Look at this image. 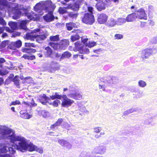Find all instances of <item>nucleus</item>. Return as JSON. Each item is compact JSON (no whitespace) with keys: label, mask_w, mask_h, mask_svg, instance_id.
I'll list each match as a JSON object with an SVG mask.
<instances>
[{"label":"nucleus","mask_w":157,"mask_h":157,"mask_svg":"<svg viewBox=\"0 0 157 157\" xmlns=\"http://www.w3.org/2000/svg\"><path fill=\"white\" fill-rule=\"evenodd\" d=\"M50 98L52 100L56 99H63L61 103V105L63 107H68L71 106L74 102V101L69 98H68L65 95H60L57 92H56L54 95L50 96Z\"/></svg>","instance_id":"nucleus-1"},{"label":"nucleus","mask_w":157,"mask_h":157,"mask_svg":"<svg viewBox=\"0 0 157 157\" xmlns=\"http://www.w3.org/2000/svg\"><path fill=\"white\" fill-rule=\"evenodd\" d=\"M40 6L42 7L43 9L46 11V12L54 10L56 7L51 0L43 1L37 3L34 7L35 10L37 11Z\"/></svg>","instance_id":"nucleus-2"},{"label":"nucleus","mask_w":157,"mask_h":157,"mask_svg":"<svg viewBox=\"0 0 157 157\" xmlns=\"http://www.w3.org/2000/svg\"><path fill=\"white\" fill-rule=\"evenodd\" d=\"M69 39H63L59 43L50 42L49 45L54 50H61L65 49L69 45Z\"/></svg>","instance_id":"nucleus-3"},{"label":"nucleus","mask_w":157,"mask_h":157,"mask_svg":"<svg viewBox=\"0 0 157 157\" xmlns=\"http://www.w3.org/2000/svg\"><path fill=\"white\" fill-rule=\"evenodd\" d=\"M81 21L83 23L85 24L91 25L95 21L94 17L92 13H86L84 14Z\"/></svg>","instance_id":"nucleus-4"},{"label":"nucleus","mask_w":157,"mask_h":157,"mask_svg":"<svg viewBox=\"0 0 157 157\" xmlns=\"http://www.w3.org/2000/svg\"><path fill=\"white\" fill-rule=\"evenodd\" d=\"M156 52L157 50L155 48H146L142 52L141 57L143 59L147 58L149 56Z\"/></svg>","instance_id":"nucleus-5"},{"label":"nucleus","mask_w":157,"mask_h":157,"mask_svg":"<svg viewBox=\"0 0 157 157\" xmlns=\"http://www.w3.org/2000/svg\"><path fill=\"white\" fill-rule=\"evenodd\" d=\"M25 14L27 17L30 20L38 21L40 20L39 15L32 11L25 12Z\"/></svg>","instance_id":"nucleus-6"},{"label":"nucleus","mask_w":157,"mask_h":157,"mask_svg":"<svg viewBox=\"0 0 157 157\" xmlns=\"http://www.w3.org/2000/svg\"><path fill=\"white\" fill-rule=\"evenodd\" d=\"M75 48L79 51L81 54H87L89 52V50L87 48H84L83 46L79 41H77L74 44Z\"/></svg>","instance_id":"nucleus-7"},{"label":"nucleus","mask_w":157,"mask_h":157,"mask_svg":"<svg viewBox=\"0 0 157 157\" xmlns=\"http://www.w3.org/2000/svg\"><path fill=\"white\" fill-rule=\"evenodd\" d=\"M53 11H48V13L43 16V18L44 21L47 22H50L55 19V18L53 13Z\"/></svg>","instance_id":"nucleus-8"},{"label":"nucleus","mask_w":157,"mask_h":157,"mask_svg":"<svg viewBox=\"0 0 157 157\" xmlns=\"http://www.w3.org/2000/svg\"><path fill=\"white\" fill-rule=\"evenodd\" d=\"M22 45L21 41L18 40L15 42H11L9 45L8 47L11 49L15 50L17 48H19Z\"/></svg>","instance_id":"nucleus-9"},{"label":"nucleus","mask_w":157,"mask_h":157,"mask_svg":"<svg viewBox=\"0 0 157 157\" xmlns=\"http://www.w3.org/2000/svg\"><path fill=\"white\" fill-rule=\"evenodd\" d=\"M136 12L139 13L137 15L138 18L140 19L147 20V16L144 9L143 8H140L136 11Z\"/></svg>","instance_id":"nucleus-10"},{"label":"nucleus","mask_w":157,"mask_h":157,"mask_svg":"<svg viewBox=\"0 0 157 157\" xmlns=\"http://www.w3.org/2000/svg\"><path fill=\"white\" fill-rule=\"evenodd\" d=\"M108 16L105 14L102 13L99 14L98 16L97 21L100 24L105 23L107 21Z\"/></svg>","instance_id":"nucleus-11"},{"label":"nucleus","mask_w":157,"mask_h":157,"mask_svg":"<svg viewBox=\"0 0 157 157\" xmlns=\"http://www.w3.org/2000/svg\"><path fill=\"white\" fill-rule=\"evenodd\" d=\"M106 7V4L102 1L97 2L95 5L96 8L99 11H101L102 10H105Z\"/></svg>","instance_id":"nucleus-12"},{"label":"nucleus","mask_w":157,"mask_h":157,"mask_svg":"<svg viewBox=\"0 0 157 157\" xmlns=\"http://www.w3.org/2000/svg\"><path fill=\"white\" fill-rule=\"evenodd\" d=\"M105 150L106 149L104 146L99 145L94 149V152L96 154L101 155L105 153Z\"/></svg>","instance_id":"nucleus-13"},{"label":"nucleus","mask_w":157,"mask_h":157,"mask_svg":"<svg viewBox=\"0 0 157 157\" xmlns=\"http://www.w3.org/2000/svg\"><path fill=\"white\" fill-rule=\"evenodd\" d=\"M48 36V34L47 32L41 34L36 35L35 39L36 41L40 43V41L46 39Z\"/></svg>","instance_id":"nucleus-14"},{"label":"nucleus","mask_w":157,"mask_h":157,"mask_svg":"<svg viewBox=\"0 0 157 157\" xmlns=\"http://www.w3.org/2000/svg\"><path fill=\"white\" fill-rule=\"evenodd\" d=\"M117 78L116 77L109 76L107 77L106 79L104 82L105 83L113 84H114Z\"/></svg>","instance_id":"nucleus-15"},{"label":"nucleus","mask_w":157,"mask_h":157,"mask_svg":"<svg viewBox=\"0 0 157 157\" xmlns=\"http://www.w3.org/2000/svg\"><path fill=\"white\" fill-rule=\"evenodd\" d=\"M137 17L135 13H132L127 15L125 18L127 22H132L136 19Z\"/></svg>","instance_id":"nucleus-16"},{"label":"nucleus","mask_w":157,"mask_h":157,"mask_svg":"<svg viewBox=\"0 0 157 157\" xmlns=\"http://www.w3.org/2000/svg\"><path fill=\"white\" fill-rule=\"evenodd\" d=\"M40 101L43 104H45L48 101L50 100V98L45 94H43V95L40 96L39 98Z\"/></svg>","instance_id":"nucleus-17"},{"label":"nucleus","mask_w":157,"mask_h":157,"mask_svg":"<svg viewBox=\"0 0 157 157\" xmlns=\"http://www.w3.org/2000/svg\"><path fill=\"white\" fill-rule=\"evenodd\" d=\"M66 27L68 31L72 30L73 28H77V26L76 24L73 22H69L66 24Z\"/></svg>","instance_id":"nucleus-18"},{"label":"nucleus","mask_w":157,"mask_h":157,"mask_svg":"<svg viewBox=\"0 0 157 157\" xmlns=\"http://www.w3.org/2000/svg\"><path fill=\"white\" fill-rule=\"evenodd\" d=\"M69 97L75 100H80L82 99V95L79 93H75L69 94Z\"/></svg>","instance_id":"nucleus-19"},{"label":"nucleus","mask_w":157,"mask_h":157,"mask_svg":"<svg viewBox=\"0 0 157 157\" xmlns=\"http://www.w3.org/2000/svg\"><path fill=\"white\" fill-rule=\"evenodd\" d=\"M8 137L11 142L14 143L16 141H21L22 140V138L19 136H16L15 135H9Z\"/></svg>","instance_id":"nucleus-20"},{"label":"nucleus","mask_w":157,"mask_h":157,"mask_svg":"<svg viewBox=\"0 0 157 157\" xmlns=\"http://www.w3.org/2000/svg\"><path fill=\"white\" fill-rule=\"evenodd\" d=\"M20 113L21 117L25 119H29L32 117V116L27 113L25 110H21Z\"/></svg>","instance_id":"nucleus-21"},{"label":"nucleus","mask_w":157,"mask_h":157,"mask_svg":"<svg viewBox=\"0 0 157 157\" xmlns=\"http://www.w3.org/2000/svg\"><path fill=\"white\" fill-rule=\"evenodd\" d=\"M57 64L58 63L56 62H52L51 64V66L49 67L48 69V72L52 73L54 71H55L56 70H59V67H53L52 66L54 64Z\"/></svg>","instance_id":"nucleus-22"},{"label":"nucleus","mask_w":157,"mask_h":157,"mask_svg":"<svg viewBox=\"0 0 157 157\" xmlns=\"http://www.w3.org/2000/svg\"><path fill=\"white\" fill-rule=\"evenodd\" d=\"M12 132V130L9 128H2L0 129V133L2 135H9Z\"/></svg>","instance_id":"nucleus-23"},{"label":"nucleus","mask_w":157,"mask_h":157,"mask_svg":"<svg viewBox=\"0 0 157 157\" xmlns=\"http://www.w3.org/2000/svg\"><path fill=\"white\" fill-rule=\"evenodd\" d=\"M71 56V54L68 51H66L62 53L59 59L60 61L65 58H69Z\"/></svg>","instance_id":"nucleus-24"},{"label":"nucleus","mask_w":157,"mask_h":157,"mask_svg":"<svg viewBox=\"0 0 157 157\" xmlns=\"http://www.w3.org/2000/svg\"><path fill=\"white\" fill-rule=\"evenodd\" d=\"M46 51L44 53L45 56L47 57H51L52 53V50L49 46H47L45 48Z\"/></svg>","instance_id":"nucleus-25"},{"label":"nucleus","mask_w":157,"mask_h":157,"mask_svg":"<svg viewBox=\"0 0 157 157\" xmlns=\"http://www.w3.org/2000/svg\"><path fill=\"white\" fill-rule=\"evenodd\" d=\"M21 51L24 53H33L36 52V50L35 49L22 48L21 49Z\"/></svg>","instance_id":"nucleus-26"},{"label":"nucleus","mask_w":157,"mask_h":157,"mask_svg":"<svg viewBox=\"0 0 157 157\" xmlns=\"http://www.w3.org/2000/svg\"><path fill=\"white\" fill-rule=\"evenodd\" d=\"M27 145L24 142H20L17 147L21 150H27Z\"/></svg>","instance_id":"nucleus-27"},{"label":"nucleus","mask_w":157,"mask_h":157,"mask_svg":"<svg viewBox=\"0 0 157 157\" xmlns=\"http://www.w3.org/2000/svg\"><path fill=\"white\" fill-rule=\"evenodd\" d=\"M12 81L14 82V84L18 88H20V80L19 78V76H15L13 79Z\"/></svg>","instance_id":"nucleus-28"},{"label":"nucleus","mask_w":157,"mask_h":157,"mask_svg":"<svg viewBox=\"0 0 157 157\" xmlns=\"http://www.w3.org/2000/svg\"><path fill=\"white\" fill-rule=\"evenodd\" d=\"M36 35H31L29 33H27L24 36V38L27 40H30L31 41H34L35 39Z\"/></svg>","instance_id":"nucleus-29"},{"label":"nucleus","mask_w":157,"mask_h":157,"mask_svg":"<svg viewBox=\"0 0 157 157\" xmlns=\"http://www.w3.org/2000/svg\"><path fill=\"white\" fill-rule=\"evenodd\" d=\"M8 25L12 30H16L18 29L17 23L16 22L10 21L9 22Z\"/></svg>","instance_id":"nucleus-30"},{"label":"nucleus","mask_w":157,"mask_h":157,"mask_svg":"<svg viewBox=\"0 0 157 157\" xmlns=\"http://www.w3.org/2000/svg\"><path fill=\"white\" fill-rule=\"evenodd\" d=\"M59 35L58 34L55 36H52L49 37L50 40L51 42H58L59 40Z\"/></svg>","instance_id":"nucleus-31"},{"label":"nucleus","mask_w":157,"mask_h":157,"mask_svg":"<svg viewBox=\"0 0 157 157\" xmlns=\"http://www.w3.org/2000/svg\"><path fill=\"white\" fill-rule=\"evenodd\" d=\"M22 57L24 58L25 59L31 60L35 59H36V57L34 55L29 56L26 54H24L22 56Z\"/></svg>","instance_id":"nucleus-32"},{"label":"nucleus","mask_w":157,"mask_h":157,"mask_svg":"<svg viewBox=\"0 0 157 157\" xmlns=\"http://www.w3.org/2000/svg\"><path fill=\"white\" fill-rule=\"evenodd\" d=\"M27 149L29 151H35L37 146L32 144H29L27 145Z\"/></svg>","instance_id":"nucleus-33"},{"label":"nucleus","mask_w":157,"mask_h":157,"mask_svg":"<svg viewBox=\"0 0 157 157\" xmlns=\"http://www.w3.org/2000/svg\"><path fill=\"white\" fill-rule=\"evenodd\" d=\"M67 16L72 19H76L77 17L78 14L77 13H74L73 12H68Z\"/></svg>","instance_id":"nucleus-34"},{"label":"nucleus","mask_w":157,"mask_h":157,"mask_svg":"<svg viewBox=\"0 0 157 157\" xmlns=\"http://www.w3.org/2000/svg\"><path fill=\"white\" fill-rule=\"evenodd\" d=\"M21 14V12L20 10H16L13 16V18L14 19H18L20 17Z\"/></svg>","instance_id":"nucleus-35"},{"label":"nucleus","mask_w":157,"mask_h":157,"mask_svg":"<svg viewBox=\"0 0 157 157\" xmlns=\"http://www.w3.org/2000/svg\"><path fill=\"white\" fill-rule=\"evenodd\" d=\"M26 23L27 21L26 20L21 21L19 23V27H20V28L25 30L26 29Z\"/></svg>","instance_id":"nucleus-36"},{"label":"nucleus","mask_w":157,"mask_h":157,"mask_svg":"<svg viewBox=\"0 0 157 157\" xmlns=\"http://www.w3.org/2000/svg\"><path fill=\"white\" fill-rule=\"evenodd\" d=\"M117 24L116 21L114 19H110L107 23L108 26L109 27H112Z\"/></svg>","instance_id":"nucleus-37"},{"label":"nucleus","mask_w":157,"mask_h":157,"mask_svg":"<svg viewBox=\"0 0 157 157\" xmlns=\"http://www.w3.org/2000/svg\"><path fill=\"white\" fill-rule=\"evenodd\" d=\"M116 21L117 25H121L125 23L126 21V18H118L117 20Z\"/></svg>","instance_id":"nucleus-38"},{"label":"nucleus","mask_w":157,"mask_h":157,"mask_svg":"<svg viewBox=\"0 0 157 157\" xmlns=\"http://www.w3.org/2000/svg\"><path fill=\"white\" fill-rule=\"evenodd\" d=\"M79 2H76L71 7L72 9L74 10H78L79 8Z\"/></svg>","instance_id":"nucleus-39"},{"label":"nucleus","mask_w":157,"mask_h":157,"mask_svg":"<svg viewBox=\"0 0 157 157\" xmlns=\"http://www.w3.org/2000/svg\"><path fill=\"white\" fill-rule=\"evenodd\" d=\"M80 39V36L78 33L75 35H73L71 36V39L72 41H74L78 40Z\"/></svg>","instance_id":"nucleus-40"},{"label":"nucleus","mask_w":157,"mask_h":157,"mask_svg":"<svg viewBox=\"0 0 157 157\" xmlns=\"http://www.w3.org/2000/svg\"><path fill=\"white\" fill-rule=\"evenodd\" d=\"M55 99L53 102L49 103L50 105H52L54 107H57L60 103V101L58 100Z\"/></svg>","instance_id":"nucleus-41"},{"label":"nucleus","mask_w":157,"mask_h":157,"mask_svg":"<svg viewBox=\"0 0 157 157\" xmlns=\"http://www.w3.org/2000/svg\"><path fill=\"white\" fill-rule=\"evenodd\" d=\"M58 11L60 14H63L68 13V12L66 10V8H64L59 7V8Z\"/></svg>","instance_id":"nucleus-42"},{"label":"nucleus","mask_w":157,"mask_h":157,"mask_svg":"<svg viewBox=\"0 0 157 157\" xmlns=\"http://www.w3.org/2000/svg\"><path fill=\"white\" fill-rule=\"evenodd\" d=\"M8 5V2L6 0H0V6H7Z\"/></svg>","instance_id":"nucleus-43"},{"label":"nucleus","mask_w":157,"mask_h":157,"mask_svg":"<svg viewBox=\"0 0 157 157\" xmlns=\"http://www.w3.org/2000/svg\"><path fill=\"white\" fill-rule=\"evenodd\" d=\"M25 47H33L35 48L36 47V45L34 43H25Z\"/></svg>","instance_id":"nucleus-44"},{"label":"nucleus","mask_w":157,"mask_h":157,"mask_svg":"<svg viewBox=\"0 0 157 157\" xmlns=\"http://www.w3.org/2000/svg\"><path fill=\"white\" fill-rule=\"evenodd\" d=\"M138 84L139 86L141 87H144L146 85V82L142 80H140L138 82Z\"/></svg>","instance_id":"nucleus-45"},{"label":"nucleus","mask_w":157,"mask_h":157,"mask_svg":"<svg viewBox=\"0 0 157 157\" xmlns=\"http://www.w3.org/2000/svg\"><path fill=\"white\" fill-rule=\"evenodd\" d=\"M115 39L120 40L123 38V35L122 34H116L114 35Z\"/></svg>","instance_id":"nucleus-46"},{"label":"nucleus","mask_w":157,"mask_h":157,"mask_svg":"<svg viewBox=\"0 0 157 157\" xmlns=\"http://www.w3.org/2000/svg\"><path fill=\"white\" fill-rule=\"evenodd\" d=\"M63 147H66L68 149H70L71 148L72 145L68 142L67 141L66 142V143L64 144V145Z\"/></svg>","instance_id":"nucleus-47"},{"label":"nucleus","mask_w":157,"mask_h":157,"mask_svg":"<svg viewBox=\"0 0 157 157\" xmlns=\"http://www.w3.org/2000/svg\"><path fill=\"white\" fill-rule=\"evenodd\" d=\"M63 118H60L58 119L55 123H56L58 126H59L63 122Z\"/></svg>","instance_id":"nucleus-48"},{"label":"nucleus","mask_w":157,"mask_h":157,"mask_svg":"<svg viewBox=\"0 0 157 157\" xmlns=\"http://www.w3.org/2000/svg\"><path fill=\"white\" fill-rule=\"evenodd\" d=\"M21 104V102L18 100H16L15 101L12 102L10 105H20Z\"/></svg>","instance_id":"nucleus-49"},{"label":"nucleus","mask_w":157,"mask_h":157,"mask_svg":"<svg viewBox=\"0 0 157 157\" xmlns=\"http://www.w3.org/2000/svg\"><path fill=\"white\" fill-rule=\"evenodd\" d=\"M66 140H58V142L59 144L61 145L62 146H63L64 144L66 143Z\"/></svg>","instance_id":"nucleus-50"},{"label":"nucleus","mask_w":157,"mask_h":157,"mask_svg":"<svg viewBox=\"0 0 157 157\" xmlns=\"http://www.w3.org/2000/svg\"><path fill=\"white\" fill-rule=\"evenodd\" d=\"M0 24L3 26H5L6 24V22L5 21L4 19L1 17H0Z\"/></svg>","instance_id":"nucleus-51"},{"label":"nucleus","mask_w":157,"mask_h":157,"mask_svg":"<svg viewBox=\"0 0 157 157\" xmlns=\"http://www.w3.org/2000/svg\"><path fill=\"white\" fill-rule=\"evenodd\" d=\"M102 51L101 48H99L97 49H94L93 50V52L99 54Z\"/></svg>","instance_id":"nucleus-52"},{"label":"nucleus","mask_w":157,"mask_h":157,"mask_svg":"<svg viewBox=\"0 0 157 157\" xmlns=\"http://www.w3.org/2000/svg\"><path fill=\"white\" fill-rule=\"evenodd\" d=\"M7 147L6 146H4L1 149V151L2 153H6L7 152L6 149Z\"/></svg>","instance_id":"nucleus-53"},{"label":"nucleus","mask_w":157,"mask_h":157,"mask_svg":"<svg viewBox=\"0 0 157 157\" xmlns=\"http://www.w3.org/2000/svg\"><path fill=\"white\" fill-rule=\"evenodd\" d=\"M96 42H95L93 41V42H91L90 43H89V44L88 46L90 48H91V47H93L95 46V45H96Z\"/></svg>","instance_id":"nucleus-54"},{"label":"nucleus","mask_w":157,"mask_h":157,"mask_svg":"<svg viewBox=\"0 0 157 157\" xmlns=\"http://www.w3.org/2000/svg\"><path fill=\"white\" fill-rule=\"evenodd\" d=\"M58 126H59L56 123H55L54 124L51 125L50 128L51 129H53L55 128H57Z\"/></svg>","instance_id":"nucleus-55"},{"label":"nucleus","mask_w":157,"mask_h":157,"mask_svg":"<svg viewBox=\"0 0 157 157\" xmlns=\"http://www.w3.org/2000/svg\"><path fill=\"white\" fill-rule=\"evenodd\" d=\"M106 87L105 86V85H99V89H102L103 91H105V88Z\"/></svg>","instance_id":"nucleus-56"},{"label":"nucleus","mask_w":157,"mask_h":157,"mask_svg":"<svg viewBox=\"0 0 157 157\" xmlns=\"http://www.w3.org/2000/svg\"><path fill=\"white\" fill-rule=\"evenodd\" d=\"M93 8L92 7L90 6H88L87 7V10L88 11H89L90 13H92L93 14Z\"/></svg>","instance_id":"nucleus-57"},{"label":"nucleus","mask_w":157,"mask_h":157,"mask_svg":"<svg viewBox=\"0 0 157 157\" xmlns=\"http://www.w3.org/2000/svg\"><path fill=\"white\" fill-rule=\"evenodd\" d=\"M105 1L107 2L113 1V2L117 3H118L119 2V0H105Z\"/></svg>","instance_id":"nucleus-58"},{"label":"nucleus","mask_w":157,"mask_h":157,"mask_svg":"<svg viewBox=\"0 0 157 157\" xmlns=\"http://www.w3.org/2000/svg\"><path fill=\"white\" fill-rule=\"evenodd\" d=\"M0 157H13L9 154H6L3 155H0Z\"/></svg>","instance_id":"nucleus-59"},{"label":"nucleus","mask_w":157,"mask_h":157,"mask_svg":"<svg viewBox=\"0 0 157 157\" xmlns=\"http://www.w3.org/2000/svg\"><path fill=\"white\" fill-rule=\"evenodd\" d=\"M8 149L9 152L12 154H14L15 152V151L12 147H9L8 148Z\"/></svg>","instance_id":"nucleus-60"},{"label":"nucleus","mask_w":157,"mask_h":157,"mask_svg":"<svg viewBox=\"0 0 157 157\" xmlns=\"http://www.w3.org/2000/svg\"><path fill=\"white\" fill-rule=\"evenodd\" d=\"M99 127L95 128H94V132L98 133L100 132L101 130L99 129Z\"/></svg>","instance_id":"nucleus-61"},{"label":"nucleus","mask_w":157,"mask_h":157,"mask_svg":"<svg viewBox=\"0 0 157 157\" xmlns=\"http://www.w3.org/2000/svg\"><path fill=\"white\" fill-rule=\"evenodd\" d=\"M147 22H141L140 25L141 27H144L147 25Z\"/></svg>","instance_id":"nucleus-62"},{"label":"nucleus","mask_w":157,"mask_h":157,"mask_svg":"<svg viewBox=\"0 0 157 157\" xmlns=\"http://www.w3.org/2000/svg\"><path fill=\"white\" fill-rule=\"evenodd\" d=\"M35 151H36L38 152L39 153H41V154L42 153H43V150L42 149H40L39 148H38L37 147H36V149L35 150Z\"/></svg>","instance_id":"nucleus-63"},{"label":"nucleus","mask_w":157,"mask_h":157,"mask_svg":"<svg viewBox=\"0 0 157 157\" xmlns=\"http://www.w3.org/2000/svg\"><path fill=\"white\" fill-rule=\"evenodd\" d=\"M152 42L154 44L157 43V37H154L152 40Z\"/></svg>","instance_id":"nucleus-64"}]
</instances>
